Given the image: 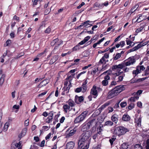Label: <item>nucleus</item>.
<instances>
[{
    "label": "nucleus",
    "instance_id": "1",
    "mask_svg": "<svg viewBox=\"0 0 149 149\" xmlns=\"http://www.w3.org/2000/svg\"><path fill=\"white\" fill-rule=\"evenodd\" d=\"M91 135L92 132L89 131L83 132L79 137L78 143V148L87 149L89 147Z\"/></svg>",
    "mask_w": 149,
    "mask_h": 149
},
{
    "label": "nucleus",
    "instance_id": "2",
    "mask_svg": "<svg viewBox=\"0 0 149 149\" xmlns=\"http://www.w3.org/2000/svg\"><path fill=\"white\" fill-rule=\"evenodd\" d=\"M88 111L83 112L81 114L75 118L74 120V123H77L82 122L88 115Z\"/></svg>",
    "mask_w": 149,
    "mask_h": 149
},
{
    "label": "nucleus",
    "instance_id": "3",
    "mask_svg": "<svg viewBox=\"0 0 149 149\" xmlns=\"http://www.w3.org/2000/svg\"><path fill=\"white\" fill-rule=\"evenodd\" d=\"M139 56H135L132 57H129L127 60V61H124L126 66L130 65L131 64H133L136 62V60L139 59Z\"/></svg>",
    "mask_w": 149,
    "mask_h": 149
},
{
    "label": "nucleus",
    "instance_id": "4",
    "mask_svg": "<svg viewBox=\"0 0 149 149\" xmlns=\"http://www.w3.org/2000/svg\"><path fill=\"white\" fill-rule=\"evenodd\" d=\"M112 70L116 72L115 74L117 76H119L121 74V63L118 65H113L112 68Z\"/></svg>",
    "mask_w": 149,
    "mask_h": 149
},
{
    "label": "nucleus",
    "instance_id": "5",
    "mask_svg": "<svg viewBox=\"0 0 149 149\" xmlns=\"http://www.w3.org/2000/svg\"><path fill=\"white\" fill-rule=\"evenodd\" d=\"M63 43V41L61 40L56 38L52 40L51 43L52 46L55 45L54 49H56L61 44Z\"/></svg>",
    "mask_w": 149,
    "mask_h": 149
},
{
    "label": "nucleus",
    "instance_id": "6",
    "mask_svg": "<svg viewBox=\"0 0 149 149\" xmlns=\"http://www.w3.org/2000/svg\"><path fill=\"white\" fill-rule=\"evenodd\" d=\"M96 124L97 122L95 118H93L91 119H89L88 120V122L86 125L83 127V129H84L87 127V128L88 129L91 126L94 125H95Z\"/></svg>",
    "mask_w": 149,
    "mask_h": 149
},
{
    "label": "nucleus",
    "instance_id": "7",
    "mask_svg": "<svg viewBox=\"0 0 149 149\" xmlns=\"http://www.w3.org/2000/svg\"><path fill=\"white\" fill-rule=\"evenodd\" d=\"M145 69V68L144 67L143 65H138L136 67V70H133L132 71L133 74H134L135 77L139 73L141 72V70L143 71Z\"/></svg>",
    "mask_w": 149,
    "mask_h": 149
},
{
    "label": "nucleus",
    "instance_id": "8",
    "mask_svg": "<svg viewBox=\"0 0 149 149\" xmlns=\"http://www.w3.org/2000/svg\"><path fill=\"white\" fill-rule=\"evenodd\" d=\"M90 94L94 96V98H95L98 95L97 92V87L94 85L91 90Z\"/></svg>",
    "mask_w": 149,
    "mask_h": 149
},
{
    "label": "nucleus",
    "instance_id": "9",
    "mask_svg": "<svg viewBox=\"0 0 149 149\" xmlns=\"http://www.w3.org/2000/svg\"><path fill=\"white\" fill-rule=\"evenodd\" d=\"M110 79V77L107 74L104 77V80L102 82V85L104 86H107L108 84V80Z\"/></svg>",
    "mask_w": 149,
    "mask_h": 149
},
{
    "label": "nucleus",
    "instance_id": "10",
    "mask_svg": "<svg viewBox=\"0 0 149 149\" xmlns=\"http://www.w3.org/2000/svg\"><path fill=\"white\" fill-rule=\"evenodd\" d=\"M49 82V80L47 79H45L42 81L37 86L39 88H41L42 87L45 86Z\"/></svg>",
    "mask_w": 149,
    "mask_h": 149
},
{
    "label": "nucleus",
    "instance_id": "11",
    "mask_svg": "<svg viewBox=\"0 0 149 149\" xmlns=\"http://www.w3.org/2000/svg\"><path fill=\"white\" fill-rule=\"evenodd\" d=\"M116 95L115 94L114 91L113 89H112L108 93L107 96V98L108 99H110L113 98Z\"/></svg>",
    "mask_w": 149,
    "mask_h": 149
},
{
    "label": "nucleus",
    "instance_id": "12",
    "mask_svg": "<svg viewBox=\"0 0 149 149\" xmlns=\"http://www.w3.org/2000/svg\"><path fill=\"white\" fill-rule=\"evenodd\" d=\"M84 100V98L82 96L78 97L77 95H76L75 97V102L77 104H79L83 101Z\"/></svg>",
    "mask_w": 149,
    "mask_h": 149
},
{
    "label": "nucleus",
    "instance_id": "13",
    "mask_svg": "<svg viewBox=\"0 0 149 149\" xmlns=\"http://www.w3.org/2000/svg\"><path fill=\"white\" fill-rule=\"evenodd\" d=\"M116 95H117L121 92V86H116L113 89Z\"/></svg>",
    "mask_w": 149,
    "mask_h": 149
},
{
    "label": "nucleus",
    "instance_id": "14",
    "mask_svg": "<svg viewBox=\"0 0 149 149\" xmlns=\"http://www.w3.org/2000/svg\"><path fill=\"white\" fill-rule=\"evenodd\" d=\"M114 133L118 136L120 135L121 134V127L118 126L116 127L114 131Z\"/></svg>",
    "mask_w": 149,
    "mask_h": 149
},
{
    "label": "nucleus",
    "instance_id": "15",
    "mask_svg": "<svg viewBox=\"0 0 149 149\" xmlns=\"http://www.w3.org/2000/svg\"><path fill=\"white\" fill-rule=\"evenodd\" d=\"M110 103L109 102H107L101 106L98 109L99 111V113L97 115H98L101 113L102 110L104 109L107 106H108L109 104Z\"/></svg>",
    "mask_w": 149,
    "mask_h": 149
},
{
    "label": "nucleus",
    "instance_id": "16",
    "mask_svg": "<svg viewBox=\"0 0 149 149\" xmlns=\"http://www.w3.org/2000/svg\"><path fill=\"white\" fill-rule=\"evenodd\" d=\"M74 143L72 141L68 142L66 145L67 148L68 149H72L74 147Z\"/></svg>",
    "mask_w": 149,
    "mask_h": 149
},
{
    "label": "nucleus",
    "instance_id": "17",
    "mask_svg": "<svg viewBox=\"0 0 149 149\" xmlns=\"http://www.w3.org/2000/svg\"><path fill=\"white\" fill-rule=\"evenodd\" d=\"M91 22L89 20H87L84 22H83L79 26L78 28L80 27L81 29H83L84 27H86L88 25H90V24H89V22Z\"/></svg>",
    "mask_w": 149,
    "mask_h": 149
},
{
    "label": "nucleus",
    "instance_id": "18",
    "mask_svg": "<svg viewBox=\"0 0 149 149\" xmlns=\"http://www.w3.org/2000/svg\"><path fill=\"white\" fill-rule=\"evenodd\" d=\"M58 56L57 55H55L53 56V58L51 59L49 62V64L52 65L55 63L58 59Z\"/></svg>",
    "mask_w": 149,
    "mask_h": 149
},
{
    "label": "nucleus",
    "instance_id": "19",
    "mask_svg": "<svg viewBox=\"0 0 149 149\" xmlns=\"http://www.w3.org/2000/svg\"><path fill=\"white\" fill-rule=\"evenodd\" d=\"M122 120L125 121L127 122L130 120V117L127 114H124L122 118Z\"/></svg>",
    "mask_w": 149,
    "mask_h": 149
},
{
    "label": "nucleus",
    "instance_id": "20",
    "mask_svg": "<svg viewBox=\"0 0 149 149\" xmlns=\"http://www.w3.org/2000/svg\"><path fill=\"white\" fill-rule=\"evenodd\" d=\"M139 7V5L138 4H135L130 10L129 13L132 14L136 10H137Z\"/></svg>",
    "mask_w": 149,
    "mask_h": 149
},
{
    "label": "nucleus",
    "instance_id": "21",
    "mask_svg": "<svg viewBox=\"0 0 149 149\" xmlns=\"http://www.w3.org/2000/svg\"><path fill=\"white\" fill-rule=\"evenodd\" d=\"M50 128V126H43L42 129L40 130V134L43 133V132L48 130Z\"/></svg>",
    "mask_w": 149,
    "mask_h": 149
},
{
    "label": "nucleus",
    "instance_id": "22",
    "mask_svg": "<svg viewBox=\"0 0 149 149\" xmlns=\"http://www.w3.org/2000/svg\"><path fill=\"white\" fill-rule=\"evenodd\" d=\"M130 131L129 129L122 126V135L125 134L127 132Z\"/></svg>",
    "mask_w": 149,
    "mask_h": 149
},
{
    "label": "nucleus",
    "instance_id": "23",
    "mask_svg": "<svg viewBox=\"0 0 149 149\" xmlns=\"http://www.w3.org/2000/svg\"><path fill=\"white\" fill-rule=\"evenodd\" d=\"M82 89V93H84L87 91V85H82L81 86Z\"/></svg>",
    "mask_w": 149,
    "mask_h": 149
},
{
    "label": "nucleus",
    "instance_id": "24",
    "mask_svg": "<svg viewBox=\"0 0 149 149\" xmlns=\"http://www.w3.org/2000/svg\"><path fill=\"white\" fill-rule=\"evenodd\" d=\"M94 6L95 7L99 8V9H101L103 8L102 3H95Z\"/></svg>",
    "mask_w": 149,
    "mask_h": 149
},
{
    "label": "nucleus",
    "instance_id": "25",
    "mask_svg": "<svg viewBox=\"0 0 149 149\" xmlns=\"http://www.w3.org/2000/svg\"><path fill=\"white\" fill-rule=\"evenodd\" d=\"M143 20L142 18V14H139L138 16V18L136 22L138 23H139Z\"/></svg>",
    "mask_w": 149,
    "mask_h": 149
},
{
    "label": "nucleus",
    "instance_id": "26",
    "mask_svg": "<svg viewBox=\"0 0 149 149\" xmlns=\"http://www.w3.org/2000/svg\"><path fill=\"white\" fill-rule=\"evenodd\" d=\"M125 63H122V69L124 72H127L128 71L129 69L127 67H125Z\"/></svg>",
    "mask_w": 149,
    "mask_h": 149
},
{
    "label": "nucleus",
    "instance_id": "27",
    "mask_svg": "<svg viewBox=\"0 0 149 149\" xmlns=\"http://www.w3.org/2000/svg\"><path fill=\"white\" fill-rule=\"evenodd\" d=\"M76 132V130L74 128L73 130L70 131L68 135L69 136H72Z\"/></svg>",
    "mask_w": 149,
    "mask_h": 149
},
{
    "label": "nucleus",
    "instance_id": "28",
    "mask_svg": "<svg viewBox=\"0 0 149 149\" xmlns=\"http://www.w3.org/2000/svg\"><path fill=\"white\" fill-rule=\"evenodd\" d=\"M63 108L64 111L66 113L67 112L68 110L70 109V107L68 104H65L63 105Z\"/></svg>",
    "mask_w": 149,
    "mask_h": 149
},
{
    "label": "nucleus",
    "instance_id": "29",
    "mask_svg": "<svg viewBox=\"0 0 149 149\" xmlns=\"http://www.w3.org/2000/svg\"><path fill=\"white\" fill-rule=\"evenodd\" d=\"M111 119L115 123H116L118 119L116 115H113L111 117Z\"/></svg>",
    "mask_w": 149,
    "mask_h": 149
},
{
    "label": "nucleus",
    "instance_id": "30",
    "mask_svg": "<svg viewBox=\"0 0 149 149\" xmlns=\"http://www.w3.org/2000/svg\"><path fill=\"white\" fill-rule=\"evenodd\" d=\"M9 123H6L4 124V126L3 129V131L5 132L7 131L8 128L9 127Z\"/></svg>",
    "mask_w": 149,
    "mask_h": 149
},
{
    "label": "nucleus",
    "instance_id": "31",
    "mask_svg": "<svg viewBox=\"0 0 149 149\" xmlns=\"http://www.w3.org/2000/svg\"><path fill=\"white\" fill-rule=\"evenodd\" d=\"M102 127H103L102 125V126H99L97 128V133L99 135L101 134V132L103 131V129L102 128Z\"/></svg>",
    "mask_w": 149,
    "mask_h": 149
},
{
    "label": "nucleus",
    "instance_id": "32",
    "mask_svg": "<svg viewBox=\"0 0 149 149\" xmlns=\"http://www.w3.org/2000/svg\"><path fill=\"white\" fill-rule=\"evenodd\" d=\"M145 26V25H143L142 26H141L140 27L136 29V33H138L139 32L142 31V30H143V29Z\"/></svg>",
    "mask_w": 149,
    "mask_h": 149
},
{
    "label": "nucleus",
    "instance_id": "33",
    "mask_svg": "<svg viewBox=\"0 0 149 149\" xmlns=\"http://www.w3.org/2000/svg\"><path fill=\"white\" fill-rule=\"evenodd\" d=\"M5 75V74H2L0 79V85H2L4 82V78Z\"/></svg>",
    "mask_w": 149,
    "mask_h": 149
},
{
    "label": "nucleus",
    "instance_id": "34",
    "mask_svg": "<svg viewBox=\"0 0 149 149\" xmlns=\"http://www.w3.org/2000/svg\"><path fill=\"white\" fill-rule=\"evenodd\" d=\"M141 81L140 79H132L130 81L131 83H136L139 82Z\"/></svg>",
    "mask_w": 149,
    "mask_h": 149
},
{
    "label": "nucleus",
    "instance_id": "35",
    "mask_svg": "<svg viewBox=\"0 0 149 149\" xmlns=\"http://www.w3.org/2000/svg\"><path fill=\"white\" fill-rule=\"evenodd\" d=\"M113 124V123L112 122L110 121H107L105 122V125L110 126L112 125Z\"/></svg>",
    "mask_w": 149,
    "mask_h": 149
},
{
    "label": "nucleus",
    "instance_id": "36",
    "mask_svg": "<svg viewBox=\"0 0 149 149\" xmlns=\"http://www.w3.org/2000/svg\"><path fill=\"white\" fill-rule=\"evenodd\" d=\"M128 146L127 143H123L122 144V149H127L128 148Z\"/></svg>",
    "mask_w": 149,
    "mask_h": 149
},
{
    "label": "nucleus",
    "instance_id": "37",
    "mask_svg": "<svg viewBox=\"0 0 149 149\" xmlns=\"http://www.w3.org/2000/svg\"><path fill=\"white\" fill-rule=\"evenodd\" d=\"M134 149H143L140 144H136L134 146Z\"/></svg>",
    "mask_w": 149,
    "mask_h": 149
},
{
    "label": "nucleus",
    "instance_id": "38",
    "mask_svg": "<svg viewBox=\"0 0 149 149\" xmlns=\"http://www.w3.org/2000/svg\"><path fill=\"white\" fill-rule=\"evenodd\" d=\"M27 128H24L22 130V132L21 133V135L22 136H23L25 135L26 132L27 131Z\"/></svg>",
    "mask_w": 149,
    "mask_h": 149
},
{
    "label": "nucleus",
    "instance_id": "39",
    "mask_svg": "<svg viewBox=\"0 0 149 149\" xmlns=\"http://www.w3.org/2000/svg\"><path fill=\"white\" fill-rule=\"evenodd\" d=\"M141 118L140 117L137 121L136 122V125L138 127H140L141 126Z\"/></svg>",
    "mask_w": 149,
    "mask_h": 149
},
{
    "label": "nucleus",
    "instance_id": "40",
    "mask_svg": "<svg viewBox=\"0 0 149 149\" xmlns=\"http://www.w3.org/2000/svg\"><path fill=\"white\" fill-rule=\"evenodd\" d=\"M69 106L71 107L74 106L75 104L74 102L72 100H69L68 101Z\"/></svg>",
    "mask_w": 149,
    "mask_h": 149
},
{
    "label": "nucleus",
    "instance_id": "41",
    "mask_svg": "<svg viewBox=\"0 0 149 149\" xmlns=\"http://www.w3.org/2000/svg\"><path fill=\"white\" fill-rule=\"evenodd\" d=\"M135 105V104L133 102H131L128 106V109L129 110H131L134 108V106Z\"/></svg>",
    "mask_w": 149,
    "mask_h": 149
},
{
    "label": "nucleus",
    "instance_id": "42",
    "mask_svg": "<svg viewBox=\"0 0 149 149\" xmlns=\"http://www.w3.org/2000/svg\"><path fill=\"white\" fill-rule=\"evenodd\" d=\"M97 69H93L92 71L91 72V74L93 76H94L96 72H97Z\"/></svg>",
    "mask_w": 149,
    "mask_h": 149
},
{
    "label": "nucleus",
    "instance_id": "43",
    "mask_svg": "<svg viewBox=\"0 0 149 149\" xmlns=\"http://www.w3.org/2000/svg\"><path fill=\"white\" fill-rule=\"evenodd\" d=\"M75 92L76 93H79L81 92H82V89L81 87L77 88L75 89Z\"/></svg>",
    "mask_w": 149,
    "mask_h": 149
},
{
    "label": "nucleus",
    "instance_id": "44",
    "mask_svg": "<svg viewBox=\"0 0 149 149\" xmlns=\"http://www.w3.org/2000/svg\"><path fill=\"white\" fill-rule=\"evenodd\" d=\"M106 61L105 58H104V57H102L101 58L100 60V61L98 62L99 64H103L104 62H106L105 61Z\"/></svg>",
    "mask_w": 149,
    "mask_h": 149
},
{
    "label": "nucleus",
    "instance_id": "45",
    "mask_svg": "<svg viewBox=\"0 0 149 149\" xmlns=\"http://www.w3.org/2000/svg\"><path fill=\"white\" fill-rule=\"evenodd\" d=\"M121 56L120 53H117L116 54V55L114 57V59L115 60H116L120 58Z\"/></svg>",
    "mask_w": 149,
    "mask_h": 149
},
{
    "label": "nucleus",
    "instance_id": "46",
    "mask_svg": "<svg viewBox=\"0 0 149 149\" xmlns=\"http://www.w3.org/2000/svg\"><path fill=\"white\" fill-rule=\"evenodd\" d=\"M53 117H49L48 116V118H47V120L46 121V123H49L50 122H52V120Z\"/></svg>",
    "mask_w": 149,
    "mask_h": 149
},
{
    "label": "nucleus",
    "instance_id": "47",
    "mask_svg": "<svg viewBox=\"0 0 149 149\" xmlns=\"http://www.w3.org/2000/svg\"><path fill=\"white\" fill-rule=\"evenodd\" d=\"M116 139V138H112L109 140V141L111 146L113 145V142Z\"/></svg>",
    "mask_w": 149,
    "mask_h": 149
},
{
    "label": "nucleus",
    "instance_id": "48",
    "mask_svg": "<svg viewBox=\"0 0 149 149\" xmlns=\"http://www.w3.org/2000/svg\"><path fill=\"white\" fill-rule=\"evenodd\" d=\"M136 47H134L133 48H132V49H130V50H129L128 51V53H130L131 52H134V51H136V50H137V49H136Z\"/></svg>",
    "mask_w": 149,
    "mask_h": 149
},
{
    "label": "nucleus",
    "instance_id": "49",
    "mask_svg": "<svg viewBox=\"0 0 149 149\" xmlns=\"http://www.w3.org/2000/svg\"><path fill=\"white\" fill-rule=\"evenodd\" d=\"M51 31V29L48 27L46 29L45 31V33H49Z\"/></svg>",
    "mask_w": 149,
    "mask_h": 149
},
{
    "label": "nucleus",
    "instance_id": "50",
    "mask_svg": "<svg viewBox=\"0 0 149 149\" xmlns=\"http://www.w3.org/2000/svg\"><path fill=\"white\" fill-rule=\"evenodd\" d=\"M102 3V4L103 8L104 7V6L107 7L109 5V3L108 1H106L104 3Z\"/></svg>",
    "mask_w": 149,
    "mask_h": 149
},
{
    "label": "nucleus",
    "instance_id": "51",
    "mask_svg": "<svg viewBox=\"0 0 149 149\" xmlns=\"http://www.w3.org/2000/svg\"><path fill=\"white\" fill-rule=\"evenodd\" d=\"M56 113L55 112H54L53 111H50L48 115L49 117H53V115L54 114V113Z\"/></svg>",
    "mask_w": 149,
    "mask_h": 149
},
{
    "label": "nucleus",
    "instance_id": "52",
    "mask_svg": "<svg viewBox=\"0 0 149 149\" xmlns=\"http://www.w3.org/2000/svg\"><path fill=\"white\" fill-rule=\"evenodd\" d=\"M38 0H32V1L33 2V6H35L37 4Z\"/></svg>",
    "mask_w": 149,
    "mask_h": 149
},
{
    "label": "nucleus",
    "instance_id": "53",
    "mask_svg": "<svg viewBox=\"0 0 149 149\" xmlns=\"http://www.w3.org/2000/svg\"><path fill=\"white\" fill-rule=\"evenodd\" d=\"M59 115L60 114H57L56 115H55L54 118V119L55 120L56 122H58V118L59 117Z\"/></svg>",
    "mask_w": 149,
    "mask_h": 149
},
{
    "label": "nucleus",
    "instance_id": "54",
    "mask_svg": "<svg viewBox=\"0 0 149 149\" xmlns=\"http://www.w3.org/2000/svg\"><path fill=\"white\" fill-rule=\"evenodd\" d=\"M47 93V91L44 92L42 93L39 94L38 95V96L39 97H42L43 96H44V95H45Z\"/></svg>",
    "mask_w": 149,
    "mask_h": 149
},
{
    "label": "nucleus",
    "instance_id": "55",
    "mask_svg": "<svg viewBox=\"0 0 149 149\" xmlns=\"http://www.w3.org/2000/svg\"><path fill=\"white\" fill-rule=\"evenodd\" d=\"M52 134L51 133H49L47 136L45 137V139L46 140L49 139L51 136Z\"/></svg>",
    "mask_w": 149,
    "mask_h": 149
},
{
    "label": "nucleus",
    "instance_id": "56",
    "mask_svg": "<svg viewBox=\"0 0 149 149\" xmlns=\"http://www.w3.org/2000/svg\"><path fill=\"white\" fill-rule=\"evenodd\" d=\"M13 19L17 21L18 22H19V17L15 15L14 16Z\"/></svg>",
    "mask_w": 149,
    "mask_h": 149
},
{
    "label": "nucleus",
    "instance_id": "57",
    "mask_svg": "<svg viewBox=\"0 0 149 149\" xmlns=\"http://www.w3.org/2000/svg\"><path fill=\"white\" fill-rule=\"evenodd\" d=\"M29 120L28 119L26 120L24 122V125L25 126H27L29 125Z\"/></svg>",
    "mask_w": 149,
    "mask_h": 149
},
{
    "label": "nucleus",
    "instance_id": "58",
    "mask_svg": "<svg viewBox=\"0 0 149 149\" xmlns=\"http://www.w3.org/2000/svg\"><path fill=\"white\" fill-rule=\"evenodd\" d=\"M146 148V149H149V139L147 141Z\"/></svg>",
    "mask_w": 149,
    "mask_h": 149
},
{
    "label": "nucleus",
    "instance_id": "59",
    "mask_svg": "<svg viewBox=\"0 0 149 149\" xmlns=\"http://www.w3.org/2000/svg\"><path fill=\"white\" fill-rule=\"evenodd\" d=\"M108 109L109 110V113L111 112H112L113 110V108L110 107H109L108 108Z\"/></svg>",
    "mask_w": 149,
    "mask_h": 149
},
{
    "label": "nucleus",
    "instance_id": "60",
    "mask_svg": "<svg viewBox=\"0 0 149 149\" xmlns=\"http://www.w3.org/2000/svg\"><path fill=\"white\" fill-rule=\"evenodd\" d=\"M142 91L141 90H138L136 93L137 95L138 96L141 95L142 93Z\"/></svg>",
    "mask_w": 149,
    "mask_h": 149
},
{
    "label": "nucleus",
    "instance_id": "61",
    "mask_svg": "<svg viewBox=\"0 0 149 149\" xmlns=\"http://www.w3.org/2000/svg\"><path fill=\"white\" fill-rule=\"evenodd\" d=\"M21 143H20V142L19 141V143H16V144L15 145V146L16 147V148H19V147L21 145Z\"/></svg>",
    "mask_w": 149,
    "mask_h": 149
},
{
    "label": "nucleus",
    "instance_id": "62",
    "mask_svg": "<svg viewBox=\"0 0 149 149\" xmlns=\"http://www.w3.org/2000/svg\"><path fill=\"white\" fill-rule=\"evenodd\" d=\"M137 106L140 107L141 108L142 107V103L141 102H137Z\"/></svg>",
    "mask_w": 149,
    "mask_h": 149
},
{
    "label": "nucleus",
    "instance_id": "63",
    "mask_svg": "<svg viewBox=\"0 0 149 149\" xmlns=\"http://www.w3.org/2000/svg\"><path fill=\"white\" fill-rule=\"evenodd\" d=\"M127 42V45H131V44L133 42L132 41L130 40H126Z\"/></svg>",
    "mask_w": 149,
    "mask_h": 149
},
{
    "label": "nucleus",
    "instance_id": "64",
    "mask_svg": "<svg viewBox=\"0 0 149 149\" xmlns=\"http://www.w3.org/2000/svg\"><path fill=\"white\" fill-rule=\"evenodd\" d=\"M65 120V118L64 116H62L60 120V122L61 123H62L63 122L64 120Z\"/></svg>",
    "mask_w": 149,
    "mask_h": 149
}]
</instances>
